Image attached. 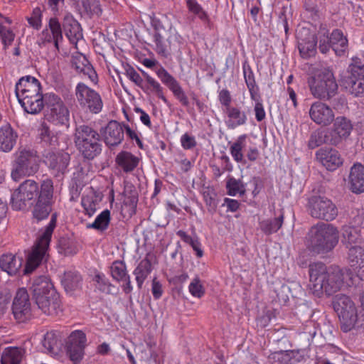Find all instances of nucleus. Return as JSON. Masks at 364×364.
<instances>
[{
    "instance_id": "obj_1",
    "label": "nucleus",
    "mask_w": 364,
    "mask_h": 364,
    "mask_svg": "<svg viewBox=\"0 0 364 364\" xmlns=\"http://www.w3.org/2000/svg\"><path fill=\"white\" fill-rule=\"evenodd\" d=\"M31 289L36 304L45 314L55 316L62 311L59 294L48 277L34 279Z\"/></svg>"
},
{
    "instance_id": "obj_2",
    "label": "nucleus",
    "mask_w": 364,
    "mask_h": 364,
    "mask_svg": "<svg viewBox=\"0 0 364 364\" xmlns=\"http://www.w3.org/2000/svg\"><path fill=\"white\" fill-rule=\"evenodd\" d=\"M307 85L314 97L329 100L336 95L338 84L333 71L328 67H313L308 74Z\"/></svg>"
},
{
    "instance_id": "obj_3",
    "label": "nucleus",
    "mask_w": 364,
    "mask_h": 364,
    "mask_svg": "<svg viewBox=\"0 0 364 364\" xmlns=\"http://www.w3.org/2000/svg\"><path fill=\"white\" fill-rule=\"evenodd\" d=\"M41 84L34 77H22L16 84L15 92L24 110L30 114H37L43 108V97Z\"/></svg>"
},
{
    "instance_id": "obj_4",
    "label": "nucleus",
    "mask_w": 364,
    "mask_h": 364,
    "mask_svg": "<svg viewBox=\"0 0 364 364\" xmlns=\"http://www.w3.org/2000/svg\"><path fill=\"white\" fill-rule=\"evenodd\" d=\"M73 140L76 149L85 159L92 160L102 152L100 135L90 126L76 124Z\"/></svg>"
},
{
    "instance_id": "obj_5",
    "label": "nucleus",
    "mask_w": 364,
    "mask_h": 364,
    "mask_svg": "<svg viewBox=\"0 0 364 364\" xmlns=\"http://www.w3.org/2000/svg\"><path fill=\"white\" fill-rule=\"evenodd\" d=\"M39 168V158L33 149L20 147L14 154L11 177L18 182L25 177L33 176Z\"/></svg>"
},
{
    "instance_id": "obj_6",
    "label": "nucleus",
    "mask_w": 364,
    "mask_h": 364,
    "mask_svg": "<svg viewBox=\"0 0 364 364\" xmlns=\"http://www.w3.org/2000/svg\"><path fill=\"white\" fill-rule=\"evenodd\" d=\"M56 214H53L47 226L41 230V233L27 257L25 274L32 272L46 258L50 242L56 226Z\"/></svg>"
},
{
    "instance_id": "obj_7",
    "label": "nucleus",
    "mask_w": 364,
    "mask_h": 364,
    "mask_svg": "<svg viewBox=\"0 0 364 364\" xmlns=\"http://www.w3.org/2000/svg\"><path fill=\"white\" fill-rule=\"evenodd\" d=\"M309 248L316 253L333 250L338 242V231L331 224L320 223L310 232Z\"/></svg>"
},
{
    "instance_id": "obj_8",
    "label": "nucleus",
    "mask_w": 364,
    "mask_h": 364,
    "mask_svg": "<svg viewBox=\"0 0 364 364\" xmlns=\"http://www.w3.org/2000/svg\"><path fill=\"white\" fill-rule=\"evenodd\" d=\"M39 194L38 184L34 180L27 179L12 192L11 196V207L16 210L31 208Z\"/></svg>"
},
{
    "instance_id": "obj_9",
    "label": "nucleus",
    "mask_w": 364,
    "mask_h": 364,
    "mask_svg": "<svg viewBox=\"0 0 364 364\" xmlns=\"http://www.w3.org/2000/svg\"><path fill=\"white\" fill-rule=\"evenodd\" d=\"M333 309L341 323L343 331H350L358 321V310L351 299L344 294L336 295L333 301Z\"/></svg>"
},
{
    "instance_id": "obj_10",
    "label": "nucleus",
    "mask_w": 364,
    "mask_h": 364,
    "mask_svg": "<svg viewBox=\"0 0 364 364\" xmlns=\"http://www.w3.org/2000/svg\"><path fill=\"white\" fill-rule=\"evenodd\" d=\"M46 119L55 125L68 126L70 122V111L63 100L53 93H49L46 96Z\"/></svg>"
},
{
    "instance_id": "obj_11",
    "label": "nucleus",
    "mask_w": 364,
    "mask_h": 364,
    "mask_svg": "<svg viewBox=\"0 0 364 364\" xmlns=\"http://www.w3.org/2000/svg\"><path fill=\"white\" fill-rule=\"evenodd\" d=\"M308 210L313 218L326 221H331L338 215L336 205L324 196L311 197L308 201Z\"/></svg>"
},
{
    "instance_id": "obj_12",
    "label": "nucleus",
    "mask_w": 364,
    "mask_h": 364,
    "mask_svg": "<svg viewBox=\"0 0 364 364\" xmlns=\"http://www.w3.org/2000/svg\"><path fill=\"white\" fill-rule=\"evenodd\" d=\"M63 41V30L56 17L50 18L44 29L39 33L37 42L41 47L53 46L58 51Z\"/></svg>"
},
{
    "instance_id": "obj_13",
    "label": "nucleus",
    "mask_w": 364,
    "mask_h": 364,
    "mask_svg": "<svg viewBox=\"0 0 364 364\" xmlns=\"http://www.w3.org/2000/svg\"><path fill=\"white\" fill-rule=\"evenodd\" d=\"M75 95L80 105L90 112L97 114L101 112L103 102L100 95L84 83H78Z\"/></svg>"
},
{
    "instance_id": "obj_14",
    "label": "nucleus",
    "mask_w": 364,
    "mask_h": 364,
    "mask_svg": "<svg viewBox=\"0 0 364 364\" xmlns=\"http://www.w3.org/2000/svg\"><path fill=\"white\" fill-rule=\"evenodd\" d=\"M53 183L50 179L44 180L41 186L40 194L33 209V216L38 220L46 218L51 211Z\"/></svg>"
},
{
    "instance_id": "obj_15",
    "label": "nucleus",
    "mask_w": 364,
    "mask_h": 364,
    "mask_svg": "<svg viewBox=\"0 0 364 364\" xmlns=\"http://www.w3.org/2000/svg\"><path fill=\"white\" fill-rule=\"evenodd\" d=\"M351 280L352 274L350 269H326V293L331 295L340 290L344 284L350 286L353 284Z\"/></svg>"
},
{
    "instance_id": "obj_16",
    "label": "nucleus",
    "mask_w": 364,
    "mask_h": 364,
    "mask_svg": "<svg viewBox=\"0 0 364 364\" xmlns=\"http://www.w3.org/2000/svg\"><path fill=\"white\" fill-rule=\"evenodd\" d=\"M309 289L317 296L326 292V267L321 262L314 263L309 267Z\"/></svg>"
},
{
    "instance_id": "obj_17",
    "label": "nucleus",
    "mask_w": 364,
    "mask_h": 364,
    "mask_svg": "<svg viewBox=\"0 0 364 364\" xmlns=\"http://www.w3.org/2000/svg\"><path fill=\"white\" fill-rule=\"evenodd\" d=\"M154 71L161 82L173 92L176 98L183 106H188V99L176 78L162 66L155 68Z\"/></svg>"
},
{
    "instance_id": "obj_18",
    "label": "nucleus",
    "mask_w": 364,
    "mask_h": 364,
    "mask_svg": "<svg viewBox=\"0 0 364 364\" xmlns=\"http://www.w3.org/2000/svg\"><path fill=\"white\" fill-rule=\"evenodd\" d=\"M12 311L18 322H24L31 317V304L26 289L21 288L17 291L13 301Z\"/></svg>"
},
{
    "instance_id": "obj_19",
    "label": "nucleus",
    "mask_w": 364,
    "mask_h": 364,
    "mask_svg": "<svg viewBox=\"0 0 364 364\" xmlns=\"http://www.w3.org/2000/svg\"><path fill=\"white\" fill-rule=\"evenodd\" d=\"M333 122V124L330 131V139L327 141L331 144L336 145L350 136L353 130V124L348 118L344 116L334 117Z\"/></svg>"
},
{
    "instance_id": "obj_20",
    "label": "nucleus",
    "mask_w": 364,
    "mask_h": 364,
    "mask_svg": "<svg viewBox=\"0 0 364 364\" xmlns=\"http://www.w3.org/2000/svg\"><path fill=\"white\" fill-rule=\"evenodd\" d=\"M309 117L316 124L326 127L333 122L335 114L326 104L322 102H316L310 107Z\"/></svg>"
},
{
    "instance_id": "obj_21",
    "label": "nucleus",
    "mask_w": 364,
    "mask_h": 364,
    "mask_svg": "<svg viewBox=\"0 0 364 364\" xmlns=\"http://www.w3.org/2000/svg\"><path fill=\"white\" fill-rule=\"evenodd\" d=\"M105 144L109 147L116 146L121 144L124 139V128L117 121H111L102 132Z\"/></svg>"
},
{
    "instance_id": "obj_22",
    "label": "nucleus",
    "mask_w": 364,
    "mask_h": 364,
    "mask_svg": "<svg viewBox=\"0 0 364 364\" xmlns=\"http://www.w3.org/2000/svg\"><path fill=\"white\" fill-rule=\"evenodd\" d=\"M317 160L328 171H335L343 164L338 151L332 148H321L316 153Z\"/></svg>"
},
{
    "instance_id": "obj_23",
    "label": "nucleus",
    "mask_w": 364,
    "mask_h": 364,
    "mask_svg": "<svg viewBox=\"0 0 364 364\" xmlns=\"http://www.w3.org/2000/svg\"><path fill=\"white\" fill-rule=\"evenodd\" d=\"M63 28L66 37L75 46V48L77 49V43L83 40L80 23L70 14H67L63 18Z\"/></svg>"
},
{
    "instance_id": "obj_24",
    "label": "nucleus",
    "mask_w": 364,
    "mask_h": 364,
    "mask_svg": "<svg viewBox=\"0 0 364 364\" xmlns=\"http://www.w3.org/2000/svg\"><path fill=\"white\" fill-rule=\"evenodd\" d=\"M225 124L228 129H234L245 125L247 122V114L240 107L232 106L224 109Z\"/></svg>"
},
{
    "instance_id": "obj_25",
    "label": "nucleus",
    "mask_w": 364,
    "mask_h": 364,
    "mask_svg": "<svg viewBox=\"0 0 364 364\" xmlns=\"http://www.w3.org/2000/svg\"><path fill=\"white\" fill-rule=\"evenodd\" d=\"M306 37L301 36V31L297 32L298 48L302 58H308L314 56L316 53V38L310 33L307 29H303Z\"/></svg>"
},
{
    "instance_id": "obj_26",
    "label": "nucleus",
    "mask_w": 364,
    "mask_h": 364,
    "mask_svg": "<svg viewBox=\"0 0 364 364\" xmlns=\"http://www.w3.org/2000/svg\"><path fill=\"white\" fill-rule=\"evenodd\" d=\"M46 161L55 174L63 173L70 161V155L67 152H52L48 154Z\"/></svg>"
},
{
    "instance_id": "obj_27",
    "label": "nucleus",
    "mask_w": 364,
    "mask_h": 364,
    "mask_svg": "<svg viewBox=\"0 0 364 364\" xmlns=\"http://www.w3.org/2000/svg\"><path fill=\"white\" fill-rule=\"evenodd\" d=\"M72 65L77 73L87 75L93 83H97V73L85 55L82 54L74 55L72 60Z\"/></svg>"
},
{
    "instance_id": "obj_28",
    "label": "nucleus",
    "mask_w": 364,
    "mask_h": 364,
    "mask_svg": "<svg viewBox=\"0 0 364 364\" xmlns=\"http://www.w3.org/2000/svg\"><path fill=\"white\" fill-rule=\"evenodd\" d=\"M350 189L353 193L364 192V166L361 164H354L349 175Z\"/></svg>"
},
{
    "instance_id": "obj_29",
    "label": "nucleus",
    "mask_w": 364,
    "mask_h": 364,
    "mask_svg": "<svg viewBox=\"0 0 364 364\" xmlns=\"http://www.w3.org/2000/svg\"><path fill=\"white\" fill-rule=\"evenodd\" d=\"M17 134L9 124L0 128V151L9 152L16 144Z\"/></svg>"
},
{
    "instance_id": "obj_30",
    "label": "nucleus",
    "mask_w": 364,
    "mask_h": 364,
    "mask_svg": "<svg viewBox=\"0 0 364 364\" xmlns=\"http://www.w3.org/2000/svg\"><path fill=\"white\" fill-rule=\"evenodd\" d=\"M21 258L12 254H6L0 258V267L9 275L16 274L22 266Z\"/></svg>"
},
{
    "instance_id": "obj_31",
    "label": "nucleus",
    "mask_w": 364,
    "mask_h": 364,
    "mask_svg": "<svg viewBox=\"0 0 364 364\" xmlns=\"http://www.w3.org/2000/svg\"><path fill=\"white\" fill-rule=\"evenodd\" d=\"M342 237L343 242L346 245L348 250L349 249V247L353 245H360V243L363 241L360 230H358L357 227L353 225L352 226L345 225L343 227Z\"/></svg>"
},
{
    "instance_id": "obj_32",
    "label": "nucleus",
    "mask_w": 364,
    "mask_h": 364,
    "mask_svg": "<svg viewBox=\"0 0 364 364\" xmlns=\"http://www.w3.org/2000/svg\"><path fill=\"white\" fill-rule=\"evenodd\" d=\"M242 71L250 98L252 100H256L259 98V87L256 84L254 73L247 62L242 64Z\"/></svg>"
},
{
    "instance_id": "obj_33",
    "label": "nucleus",
    "mask_w": 364,
    "mask_h": 364,
    "mask_svg": "<svg viewBox=\"0 0 364 364\" xmlns=\"http://www.w3.org/2000/svg\"><path fill=\"white\" fill-rule=\"evenodd\" d=\"M331 48L337 55H343L348 49V39L339 29H335L331 34Z\"/></svg>"
},
{
    "instance_id": "obj_34",
    "label": "nucleus",
    "mask_w": 364,
    "mask_h": 364,
    "mask_svg": "<svg viewBox=\"0 0 364 364\" xmlns=\"http://www.w3.org/2000/svg\"><path fill=\"white\" fill-rule=\"evenodd\" d=\"M247 134H244L240 135L234 142L231 144L229 143L230 154H231L234 161H235L237 163H241L244 160L243 151L247 145Z\"/></svg>"
},
{
    "instance_id": "obj_35",
    "label": "nucleus",
    "mask_w": 364,
    "mask_h": 364,
    "mask_svg": "<svg viewBox=\"0 0 364 364\" xmlns=\"http://www.w3.org/2000/svg\"><path fill=\"white\" fill-rule=\"evenodd\" d=\"M284 215L281 214L279 217L274 218H265L259 221V227L265 235H272L277 232L282 226Z\"/></svg>"
},
{
    "instance_id": "obj_36",
    "label": "nucleus",
    "mask_w": 364,
    "mask_h": 364,
    "mask_svg": "<svg viewBox=\"0 0 364 364\" xmlns=\"http://www.w3.org/2000/svg\"><path fill=\"white\" fill-rule=\"evenodd\" d=\"M298 354L295 350H281L271 353L269 358L273 364H290L299 361Z\"/></svg>"
},
{
    "instance_id": "obj_37",
    "label": "nucleus",
    "mask_w": 364,
    "mask_h": 364,
    "mask_svg": "<svg viewBox=\"0 0 364 364\" xmlns=\"http://www.w3.org/2000/svg\"><path fill=\"white\" fill-rule=\"evenodd\" d=\"M116 162L124 171L129 172L138 165V159L128 151H121L116 157Z\"/></svg>"
},
{
    "instance_id": "obj_38",
    "label": "nucleus",
    "mask_w": 364,
    "mask_h": 364,
    "mask_svg": "<svg viewBox=\"0 0 364 364\" xmlns=\"http://www.w3.org/2000/svg\"><path fill=\"white\" fill-rule=\"evenodd\" d=\"M151 262L147 259H142L134 270L133 274L135 276V279L139 289L141 288L144 281L151 272Z\"/></svg>"
},
{
    "instance_id": "obj_39",
    "label": "nucleus",
    "mask_w": 364,
    "mask_h": 364,
    "mask_svg": "<svg viewBox=\"0 0 364 364\" xmlns=\"http://www.w3.org/2000/svg\"><path fill=\"white\" fill-rule=\"evenodd\" d=\"M346 88L355 97L364 95V77L350 76L346 82Z\"/></svg>"
},
{
    "instance_id": "obj_40",
    "label": "nucleus",
    "mask_w": 364,
    "mask_h": 364,
    "mask_svg": "<svg viewBox=\"0 0 364 364\" xmlns=\"http://www.w3.org/2000/svg\"><path fill=\"white\" fill-rule=\"evenodd\" d=\"M82 281L80 274L74 270H69L64 273L62 284L67 291L76 289Z\"/></svg>"
},
{
    "instance_id": "obj_41",
    "label": "nucleus",
    "mask_w": 364,
    "mask_h": 364,
    "mask_svg": "<svg viewBox=\"0 0 364 364\" xmlns=\"http://www.w3.org/2000/svg\"><path fill=\"white\" fill-rule=\"evenodd\" d=\"M22 358V351L17 347L6 348L1 355V364H19Z\"/></svg>"
},
{
    "instance_id": "obj_42",
    "label": "nucleus",
    "mask_w": 364,
    "mask_h": 364,
    "mask_svg": "<svg viewBox=\"0 0 364 364\" xmlns=\"http://www.w3.org/2000/svg\"><path fill=\"white\" fill-rule=\"evenodd\" d=\"M110 222V211L107 209L101 212L92 223L87 224V228H92L98 231H104L107 229Z\"/></svg>"
},
{
    "instance_id": "obj_43",
    "label": "nucleus",
    "mask_w": 364,
    "mask_h": 364,
    "mask_svg": "<svg viewBox=\"0 0 364 364\" xmlns=\"http://www.w3.org/2000/svg\"><path fill=\"white\" fill-rule=\"evenodd\" d=\"M225 187L228 194L230 196H236L237 195L242 196L245 195L246 191L245 184L240 180L233 177L228 178Z\"/></svg>"
},
{
    "instance_id": "obj_44",
    "label": "nucleus",
    "mask_w": 364,
    "mask_h": 364,
    "mask_svg": "<svg viewBox=\"0 0 364 364\" xmlns=\"http://www.w3.org/2000/svg\"><path fill=\"white\" fill-rule=\"evenodd\" d=\"M348 262L352 268L360 263V261L364 260V248L359 245L349 247L348 250Z\"/></svg>"
},
{
    "instance_id": "obj_45",
    "label": "nucleus",
    "mask_w": 364,
    "mask_h": 364,
    "mask_svg": "<svg viewBox=\"0 0 364 364\" xmlns=\"http://www.w3.org/2000/svg\"><path fill=\"white\" fill-rule=\"evenodd\" d=\"M81 205L84 213L89 217H92L99 208V202L93 195H87L82 198Z\"/></svg>"
},
{
    "instance_id": "obj_46",
    "label": "nucleus",
    "mask_w": 364,
    "mask_h": 364,
    "mask_svg": "<svg viewBox=\"0 0 364 364\" xmlns=\"http://www.w3.org/2000/svg\"><path fill=\"white\" fill-rule=\"evenodd\" d=\"M316 41L318 42V49L323 54L327 53L331 49V36L328 30L321 28L318 31Z\"/></svg>"
},
{
    "instance_id": "obj_47",
    "label": "nucleus",
    "mask_w": 364,
    "mask_h": 364,
    "mask_svg": "<svg viewBox=\"0 0 364 364\" xmlns=\"http://www.w3.org/2000/svg\"><path fill=\"white\" fill-rule=\"evenodd\" d=\"M59 333L55 331H51L47 332L43 336L42 341V345L46 350L48 353H53L55 351V348L58 346L59 340Z\"/></svg>"
},
{
    "instance_id": "obj_48",
    "label": "nucleus",
    "mask_w": 364,
    "mask_h": 364,
    "mask_svg": "<svg viewBox=\"0 0 364 364\" xmlns=\"http://www.w3.org/2000/svg\"><path fill=\"white\" fill-rule=\"evenodd\" d=\"M112 277L114 279L119 282L128 276L125 263L120 260L114 261L110 267Z\"/></svg>"
},
{
    "instance_id": "obj_49",
    "label": "nucleus",
    "mask_w": 364,
    "mask_h": 364,
    "mask_svg": "<svg viewBox=\"0 0 364 364\" xmlns=\"http://www.w3.org/2000/svg\"><path fill=\"white\" fill-rule=\"evenodd\" d=\"M349 71L353 77H364V53L352 58Z\"/></svg>"
},
{
    "instance_id": "obj_50",
    "label": "nucleus",
    "mask_w": 364,
    "mask_h": 364,
    "mask_svg": "<svg viewBox=\"0 0 364 364\" xmlns=\"http://www.w3.org/2000/svg\"><path fill=\"white\" fill-rule=\"evenodd\" d=\"M59 252L65 255H72L76 254L77 248L75 242L69 238L62 237L58 244Z\"/></svg>"
},
{
    "instance_id": "obj_51",
    "label": "nucleus",
    "mask_w": 364,
    "mask_h": 364,
    "mask_svg": "<svg viewBox=\"0 0 364 364\" xmlns=\"http://www.w3.org/2000/svg\"><path fill=\"white\" fill-rule=\"evenodd\" d=\"M188 291L191 295L195 298L200 299L204 296L205 288L198 276L191 280L188 286Z\"/></svg>"
},
{
    "instance_id": "obj_52",
    "label": "nucleus",
    "mask_w": 364,
    "mask_h": 364,
    "mask_svg": "<svg viewBox=\"0 0 364 364\" xmlns=\"http://www.w3.org/2000/svg\"><path fill=\"white\" fill-rule=\"evenodd\" d=\"M87 342L86 335L82 331L72 332L68 338V346L85 347Z\"/></svg>"
},
{
    "instance_id": "obj_53",
    "label": "nucleus",
    "mask_w": 364,
    "mask_h": 364,
    "mask_svg": "<svg viewBox=\"0 0 364 364\" xmlns=\"http://www.w3.org/2000/svg\"><path fill=\"white\" fill-rule=\"evenodd\" d=\"M189 12L193 14L202 21H206L208 16L201 6L196 0H186Z\"/></svg>"
},
{
    "instance_id": "obj_54",
    "label": "nucleus",
    "mask_w": 364,
    "mask_h": 364,
    "mask_svg": "<svg viewBox=\"0 0 364 364\" xmlns=\"http://www.w3.org/2000/svg\"><path fill=\"white\" fill-rule=\"evenodd\" d=\"M43 14L39 7L33 9L30 16L27 17V21L30 26L36 30H39L42 26Z\"/></svg>"
},
{
    "instance_id": "obj_55",
    "label": "nucleus",
    "mask_w": 364,
    "mask_h": 364,
    "mask_svg": "<svg viewBox=\"0 0 364 364\" xmlns=\"http://www.w3.org/2000/svg\"><path fill=\"white\" fill-rule=\"evenodd\" d=\"M144 75L146 77V82L151 87L152 91L159 98L161 99L165 103H167L168 100L164 95V88L161 84L146 73H144Z\"/></svg>"
},
{
    "instance_id": "obj_56",
    "label": "nucleus",
    "mask_w": 364,
    "mask_h": 364,
    "mask_svg": "<svg viewBox=\"0 0 364 364\" xmlns=\"http://www.w3.org/2000/svg\"><path fill=\"white\" fill-rule=\"evenodd\" d=\"M93 281L95 282L96 288L100 291L105 293H109L110 291V284L104 274L96 273Z\"/></svg>"
},
{
    "instance_id": "obj_57",
    "label": "nucleus",
    "mask_w": 364,
    "mask_h": 364,
    "mask_svg": "<svg viewBox=\"0 0 364 364\" xmlns=\"http://www.w3.org/2000/svg\"><path fill=\"white\" fill-rule=\"evenodd\" d=\"M84 347L68 346L67 353L70 359L75 363H79L84 355Z\"/></svg>"
},
{
    "instance_id": "obj_58",
    "label": "nucleus",
    "mask_w": 364,
    "mask_h": 364,
    "mask_svg": "<svg viewBox=\"0 0 364 364\" xmlns=\"http://www.w3.org/2000/svg\"><path fill=\"white\" fill-rule=\"evenodd\" d=\"M154 41L156 53L164 57H166L168 54V51L163 36L160 33H156L154 35Z\"/></svg>"
},
{
    "instance_id": "obj_59",
    "label": "nucleus",
    "mask_w": 364,
    "mask_h": 364,
    "mask_svg": "<svg viewBox=\"0 0 364 364\" xmlns=\"http://www.w3.org/2000/svg\"><path fill=\"white\" fill-rule=\"evenodd\" d=\"M126 76L136 85L142 87L143 79L136 70L132 66H127L125 68Z\"/></svg>"
},
{
    "instance_id": "obj_60",
    "label": "nucleus",
    "mask_w": 364,
    "mask_h": 364,
    "mask_svg": "<svg viewBox=\"0 0 364 364\" xmlns=\"http://www.w3.org/2000/svg\"><path fill=\"white\" fill-rule=\"evenodd\" d=\"M0 36L1 38L2 43L5 48L11 44L15 36L13 31L5 27L4 25L0 26Z\"/></svg>"
},
{
    "instance_id": "obj_61",
    "label": "nucleus",
    "mask_w": 364,
    "mask_h": 364,
    "mask_svg": "<svg viewBox=\"0 0 364 364\" xmlns=\"http://www.w3.org/2000/svg\"><path fill=\"white\" fill-rule=\"evenodd\" d=\"M180 142L181 146L186 150L191 149L197 144L195 137L188 133L181 136Z\"/></svg>"
},
{
    "instance_id": "obj_62",
    "label": "nucleus",
    "mask_w": 364,
    "mask_h": 364,
    "mask_svg": "<svg viewBox=\"0 0 364 364\" xmlns=\"http://www.w3.org/2000/svg\"><path fill=\"white\" fill-rule=\"evenodd\" d=\"M218 100L220 104L225 107V109H228V107H232L231 103V95L227 89H223L219 92Z\"/></svg>"
},
{
    "instance_id": "obj_63",
    "label": "nucleus",
    "mask_w": 364,
    "mask_h": 364,
    "mask_svg": "<svg viewBox=\"0 0 364 364\" xmlns=\"http://www.w3.org/2000/svg\"><path fill=\"white\" fill-rule=\"evenodd\" d=\"M203 195L206 205L211 208H215L216 203L215 192L213 190L207 188L203 191Z\"/></svg>"
},
{
    "instance_id": "obj_64",
    "label": "nucleus",
    "mask_w": 364,
    "mask_h": 364,
    "mask_svg": "<svg viewBox=\"0 0 364 364\" xmlns=\"http://www.w3.org/2000/svg\"><path fill=\"white\" fill-rule=\"evenodd\" d=\"M323 141L321 133L315 132L311 135L308 145L310 149H315L321 145Z\"/></svg>"
}]
</instances>
